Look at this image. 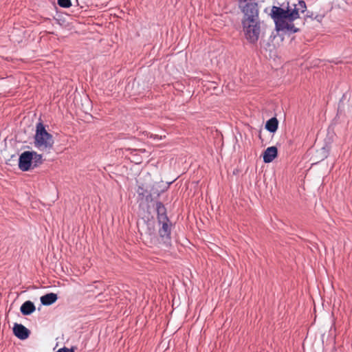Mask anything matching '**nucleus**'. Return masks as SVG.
I'll return each instance as SVG.
<instances>
[{"mask_svg":"<svg viewBox=\"0 0 352 352\" xmlns=\"http://www.w3.org/2000/svg\"><path fill=\"white\" fill-rule=\"evenodd\" d=\"M307 10V6L304 1H298L297 4L292 6L287 3L281 6H273L271 8L270 16L273 19L277 31H289L297 32L299 29L295 27L294 21L300 18V13H304Z\"/></svg>","mask_w":352,"mask_h":352,"instance_id":"1","label":"nucleus"},{"mask_svg":"<svg viewBox=\"0 0 352 352\" xmlns=\"http://www.w3.org/2000/svg\"><path fill=\"white\" fill-rule=\"evenodd\" d=\"M239 7L243 14L242 25L245 37L250 43H256L261 32L258 3L256 0H243Z\"/></svg>","mask_w":352,"mask_h":352,"instance_id":"2","label":"nucleus"},{"mask_svg":"<svg viewBox=\"0 0 352 352\" xmlns=\"http://www.w3.org/2000/svg\"><path fill=\"white\" fill-rule=\"evenodd\" d=\"M54 139L49 133L43 123L38 122L36 124L34 135V146L41 151L49 152L53 147Z\"/></svg>","mask_w":352,"mask_h":352,"instance_id":"3","label":"nucleus"},{"mask_svg":"<svg viewBox=\"0 0 352 352\" xmlns=\"http://www.w3.org/2000/svg\"><path fill=\"white\" fill-rule=\"evenodd\" d=\"M157 223L159 224L158 233L160 237L165 243H169L172 228L171 222L168 219L167 221H159Z\"/></svg>","mask_w":352,"mask_h":352,"instance_id":"4","label":"nucleus"},{"mask_svg":"<svg viewBox=\"0 0 352 352\" xmlns=\"http://www.w3.org/2000/svg\"><path fill=\"white\" fill-rule=\"evenodd\" d=\"M32 153L31 151H25L19 156V167L23 171H28L30 170L32 160Z\"/></svg>","mask_w":352,"mask_h":352,"instance_id":"5","label":"nucleus"},{"mask_svg":"<svg viewBox=\"0 0 352 352\" xmlns=\"http://www.w3.org/2000/svg\"><path fill=\"white\" fill-rule=\"evenodd\" d=\"M124 150L129 152V158L136 164H140L142 162V154H146V157H148V152L145 149H132L129 148Z\"/></svg>","mask_w":352,"mask_h":352,"instance_id":"6","label":"nucleus"},{"mask_svg":"<svg viewBox=\"0 0 352 352\" xmlns=\"http://www.w3.org/2000/svg\"><path fill=\"white\" fill-rule=\"evenodd\" d=\"M13 333L16 337L21 340H25L30 336V331L23 324L15 323L13 327Z\"/></svg>","mask_w":352,"mask_h":352,"instance_id":"7","label":"nucleus"},{"mask_svg":"<svg viewBox=\"0 0 352 352\" xmlns=\"http://www.w3.org/2000/svg\"><path fill=\"white\" fill-rule=\"evenodd\" d=\"M278 151L276 146L267 148L263 153V162L265 163L272 162L277 156Z\"/></svg>","mask_w":352,"mask_h":352,"instance_id":"8","label":"nucleus"},{"mask_svg":"<svg viewBox=\"0 0 352 352\" xmlns=\"http://www.w3.org/2000/svg\"><path fill=\"white\" fill-rule=\"evenodd\" d=\"M156 211H157V221H167L168 217L166 214V209L164 205L160 202L157 201L156 203Z\"/></svg>","mask_w":352,"mask_h":352,"instance_id":"9","label":"nucleus"},{"mask_svg":"<svg viewBox=\"0 0 352 352\" xmlns=\"http://www.w3.org/2000/svg\"><path fill=\"white\" fill-rule=\"evenodd\" d=\"M58 299V296L54 293H49L41 297L42 305L49 306L54 303Z\"/></svg>","mask_w":352,"mask_h":352,"instance_id":"10","label":"nucleus"},{"mask_svg":"<svg viewBox=\"0 0 352 352\" xmlns=\"http://www.w3.org/2000/svg\"><path fill=\"white\" fill-rule=\"evenodd\" d=\"M36 309V307L34 303L30 300L25 301L22 304L20 308L21 312L25 315L28 316L33 313Z\"/></svg>","mask_w":352,"mask_h":352,"instance_id":"11","label":"nucleus"},{"mask_svg":"<svg viewBox=\"0 0 352 352\" xmlns=\"http://www.w3.org/2000/svg\"><path fill=\"white\" fill-rule=\"evenodd\" d=\"M278 121L276 118H272L267 121L265 124V129L271 132L274 133L278 129Z\"/></svg>","mask_w":352,"mask_h":352,"instance_id":"12","label":"nucleus"},{"mask_svg":"<svg viewBox=\"0 0 352 352\" xmlns=\"http://www.w3.org/2000/svg\"><path fill=\"white\" fill-rule=\"evenodd\" d=\"M138 192L140 196H142V198L145 199L147 202L152 201L153 197L152 195L147 190L144 189L142 187H139L138 190Z\"/></svg>","mask_w":352,"mask_h":352,"instance_id":"13","label":"nucleus"},{"mask_svg":"<svg viewBox=\"0 0 352 352\" xmlns=\"http://www.w3.org/2000/svg\"><path fill=\"white\" fill-rule=\"evenodd\" d=\"M31 153H32V157H34L32 162L34 163V166H36L38 164L41 163L42 155L34 151H31Z\"/></svg>","mask_w":352,"mask_h":352,"instance_id":"14","label":"nucleus"},{"mask_svg":"<svg viewBox=\"0 0 352 352\" xmlns=\"http://www.w3.org/2000/svg\"><path fill=\"white\" fill-rule=\"evenodd\" d=\"M57 3L60 7L64 8H68L72 6L71 0H58Z\"/></svg>","mask_w":352,"mask_h":352,"instance_id":"15","label":"nucleus"},{"mask_svg":"<svg viewBox=\"0 0 352 352\" xmlns=\"http://www.w3.org/2000/svg\"><path fill=\"white\" fill-rule=\"evenodd\" d=\"M56 352H74L72 349H69L66 347L58 349Z\"/></svg>","mask_w":352,"mask_h":352,"instance_id":"16","label":"nucleus"},{"mask_svg":"<svg viewBox=\"0 0 352 352\" xmlns=\"http://www.w3.org/2000/svg\"><path fill=\"white\" fill-rule=\"evenodd\" d=\"M306 16H307V17H312V14H308V13H307V15H306Z\"/></svg>","mask_w":352,"mask_h":352,"instance_id":"17","label":"nucleus"}]
</instances>
